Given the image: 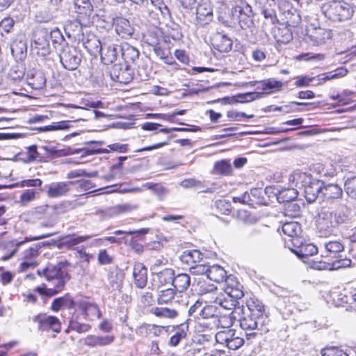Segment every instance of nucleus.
Segmentation results:
<instances>
[{
  "instance_id": "obj_1",
  "label": "nucleus",
  "mask_w": 356,
  "mask_h": 356,
  "mask_svg": "<svg viewBox=\"0 0 356 356\" xmlns=\"http://www.w3.org/2000/svg\"><path fill=\"white\" fill-rule=\"evenodd\" d=\"M242 316L239 318L240 327L243 330L252 331L246 333L248 341L254 339L259 331H263L264 326L268 323V316L263 302L251 298L246 302V307L241 309Z\"/></svg>"
},
{
  "instance_id": "obj_2",
  "label": "nucleus",
  "mask_w": 356,
  "mask_h": 356,
  "mask_svg": "<svg viewBox=\"0 0 356 356\" xmlns=\"http://www.w3.org/2000/svg\"><path fill=\"white\" fill-rule=\"evenodd\" d=\"M352 217L348 210L329 211L322 209L316 220L317 232L321 237H327L334 230L352 223Z\"/></svg>"
},
{
  "instance_id": "obj_3",
  "label": "nucleus",
  "mask_w": 356,
  "mask_h": 356,
  "mask_svg": "<svg viewBox=\"0 0 356 356\" xmlns=\"http://www.w3.org/2000/svg\"><path fill=\"white\" fill-rule=\"evenodd\" d=\"M243 285L236 278L230 275L226 280L224 293L219 294L215 299V302L222 308L229 311L241 310L238 300L244 296Z\"/></svg>"
},
{
  "instance_id": "obj_4",
  "label": "nucleus",
  "mask_w": 356,
  "mask_h": 356,
  "mask_svg": "<svg viewBox=\"0 0 356 356\" xmlns=\"http://www.w3.org/2000/svg\"><path fill=\"white\" fill-rule=\"evenodd\" d=\"M293 177L296 186L302 191L308 203H313L318 197H321L323 181L305 172H296Z\"/></svg>"
},
{
  "instance_id": "obj_5",
  "label": "nucleus",
  "mask_w": 356,
  "mask_h": 356,
  "mask_svg": "<svg viewBox=\"0 0 356 356\" xmlns=\"http://www.w3.org/2000/svg\"><path fill=\"white\" fill-rule=\"evenodd\" d=\"M321 10L326 18L334 22L349 20L355 12L350 4L341 1H325L321 4Z\"/></svg>"
},
{
  "instance_id": "obj_6",
  "label": "nucleus",
  "mask_w": 356,
  "mask_h": 356,
  "mask_svg": "<svg viewBox=\"0 0 356 356\" xmlns=\"http://www.w3.org/2000/svg\"><path fill=\"white\" fill-rule=\"evenodd\" d=\"M31 50L33 53L41 57H45L51 52L48 29L37 27L32 33Z\"/></svg>"
},
{
  "instance_id": "obj_7",
  "label": "nucleus",
  "mask_w": 356,
  "mask_h": 356,
  "mask_svg": "<svg viewBox=\"0 0 356 356\" xmlns=\"http://www.w3.org/2000/svg\"><path fill=\"white\" fill-rule=\"evenodd\" d=\"M58 52L60 62L65 69L72 71L78 68L82 59V54L79 49L67 45Z\"/></svg>"
},
{
  "instance_id": "obj_8",
  "label": "nucleus",
  "mask_w": 356,
  "mask_h": 356,
  "mask_svg": "<svg viewBox=\"0 0 356 356\" xmlns=\"http://www.w3.org/2000/svg\"><path fill=\"white\" fill-rule=\"evenodd\" d=\"M216 340L218 343L225 345L231 350H237L245 343L244 339L233 329L218 332L216 334Z\"/></svg>"
},
{
  "instance_id": "obj_9",
  "label": "nucleus",
  "mask_w": 356,
  "mask_h": 356,
  "mask_svg": "<svg viewBox=\"0 0 356 356\" xmlns=\"http://www.w3.org/2000/svg\"><path fill=\"white\" fill-rule=\"evenodd\" d=\"M337 258L336 260L332 263L325 262L322 260L311 259L308 261V266L310 268L316 270H336L341 268L350 267L352 261L348 258Z\"/></svg>"
},
{
  "instance_id": "obj_10",
  "label": "nucleus",
  "mask_w": 356,
  "mask_h": 356,
  "mask_svg": "<svg viewBox=\"0 0 356 356\" xmlns=\"http://www.w3.org/2000/svg\"><path fill=\"white\" fill-rule=\"evenodd\" d=\"M109 74L112 80L123 84L130 83L134 78L132 69L126 63L113 65Z\"/></svg>"
},
{
  "instance_id": "obj_11",
  "label": "nucleus",
  "mask_w": 356,
  "mask_h": 356,
  "mask_svg": "<svg viewBox=\"0 0 356 356\" xmlns=\"http://www.w3.org/2000/svg\"><path fill=\"white\" fill-rule=\"evenodd\" d=\"M33 321L38 324V330L41 331L52 330L59 333L61 330L60 320L54 316L39 314L33 318Z\"/></svg>"
},
{
  "instance_id": "obj_12",
  "label": "nucleus",
  "mask_w": 356,
  "mask_h": 356,
  "mask_svg": "<svg viewBox=\"0 0 356 356\" xmlns=\"http://www.w3.org/2000/svg\"><path fill=\"white\" fill-rule=\"evenodd\" d=\"M64 264L61 262L56 265L49 264L45 267L44 277L48 282H54L58 284V282L63 281V284L70 280V276L68 273L63 270Z\"/></svg>"
},
{
  "instance_id": "obj_13",
  "label": "nucleus",
  "mask_w": 356,
  "mask_h": 356,
  "mask_svg": "<svg viewBox=\"0 0 356 356\" xmlns=\"http://www.w3.org/2000/svg\"><path fill=\"white\" fill-rule=\"evenodd\" d=\"M120 48L121 45L111 43L107 39L104 38L103 47L100 53L102 61L106 65L113 63L120 53Z\"/></svg>"
},
{
  "instance_id": "obj_14",
  "label": "nucleus",
  "mask_w": 356,
  "mask_h": 356,
  "mask_svg": "<svg viewBox=\"0 0 356 356\" xmlns=\"http://www.w3.org/2000/svg\"><path fill=\"white\" fill-rule=\"evenodd\" d=\"M65 34L69 38L81 42L86 37L83 31L82 24L77 20H68L64 25Z\"/></svg>"
},
{
  "instance_id": "obj_15",
  "label": "nucleus",
  "mask_w": 356,
  "mask_h": 356,
  "mask_svg": "<svg viewBox=\"0 0 356 356\" xmlns=\"http://www.w3.org/2000/svg\"><path fill=\"white\" fill-rule=\"evenodd\" d=\"M211 42L214 49L220 52H229L232 48V40L227 35L216 32L213 34Z\"/></svg>"
},
{
  "instance_id": "obj_16",
  "label": "nucleus",
  "mask_w": 356,
  "mask_h": 356,
  "mask_svg": "<svg viewBox=\"0 0 356 356\" xmlns=\"http://www.w3.org/2000/svg\"><path fill=\"white\" fill-rule=\"evenodd\" d=\"M40 248V245L34 244L24 251L22 256L24 261L20 264L22 270H26L29 268H34L38 266V262L35 259L39 255Z\"/></svg>"
},
{
  "instance_id": "obj_17",
  "label": "nucleus",
  "mask_w": 356,
  "mask_h": 356,
  "mask_svg": "<svg viewBox=\"0 0 356 356\" xmlns=\"http://www.w3.org/2000/svg\"><path fill=\"white\" fill-rule=\"evenodd\" d=\"M26 76V81L33 90H41L46 84V79L44 74L40 70L32 69L29 70Z\"/></svg>"
},
{
  "instance_id": "obj_18",
  "label": "nucleus",
  "mask_w": 356,
  "mask_h": 356,
  "mask_svg": "<svg viewBox=\"0 0 356 356\" xmlns=\"http://www.w3.org/2000/svg\"><path fill=\"white\" fill-rule=\"evenodd\" d=\"M252 86H257V89L261 90V96L262 94L269 95L273 92L279 91L282 87V83L275 79H268L260 81L251 82Z\"/></svg>"
},
{
  "instance_id": "obj_19",
  "label": "nucleus",
  "mask_w": 356,
  "mask_h": 356,
  "mask_svg": "<svg viewBox=\"0 0 356 356\" xmlns=\"http://www.w3.org/2000/svg\"><path fill=\"white\" fill-rule=\"evenodd\" d=\"M343 196V190L341 186L337 184H327L322 187L321 197L326 201H334L341 199Z\"/></svg>"
},
{
  "instance_id": "obj_20",
  "label": "nucleus",
  "mask_w": 356,
  "mask_h": 356,
  "mask_svg": "<svg viewBox=\"0 0 356 356\" xmlns=\"http://www.w3.org/2000/svg\"><path fill=\"white\" fill-rule=\"evenodd\" d=\"M113 26L116 33L122 38L131 37L134 33V28L129 21L122 17H117L113 19Z\"/></svg>"
},
{
  "instance_id": "obj_21",
  "label": "nucleus",
  "mask_w": 356,
  "mask_h": 356,
  "mask_svg": "<svg viewBox=\"0 0 356 356\" xmlns=\"http://www.w3.org/2000/svg\"><path fill=\"white\" fill-rule=\"evenodd\" d=\"M133 277L135 285L139 289H143L147 282V268L141 262L134 263Z\"/></svg>"
},
{
  "instance_id": "obj_22",
  "label": "nucleus",
  "mask_w": 356,
  "mask_h": 356,
  "mask_svg": "<svg viewBox=\"0 0 356 356\" xmlns=\"http://www.w3.org/2000/svg\"><path fill=\"white\" fill-rule=\"evenodd\" d=\"M175 270L172 268H166L155 274H154L152 287L159 289L160 287L167 284H173Z\"/></svg>"
},
{
  "instance_id": "obj_23",
  "label": "nucleus",
  "mask_w": 356,
  "mask_h": 356,
  "mask_svg": "<svg viewBox=\"0 0 356 356\" xmlns=\"http://www.w3.org/2000/svg\"><path fill=\"white\" fill-rule=\"evenodd\" d=\"M324 249L325 257L338 258L339 254L344 250V245L339 239L326 240L321 244Z\"/></svg>"
},
{
  "instance_id": "obj_24",
  "label": "nucleus",
  "mask_w": 356,
  "mask_h": 356,
  "mask_svg": "<svg viewBox=\"0 0 356 356\" xmlns=\"http://www.w3.org/2000/svg\"><path fill=\"white\" fill-rule=\"evenodd\" d=\"M196 17L197 21L202 24H207L213 20V8L210 2H202L197 6Z\"/></svg>"
},
{
  "instance_id": "obj_25",
  "label": "nucleus",
  "mask_w": 356,
  "mask_h": 356,
  "mask_svg": "<svg viewBox=\"0 0 356 356\" xmlns=\"http://www.w3.org/2000/svg\"><path fill=\"white\" fill-rule=\"evenodd\" d=\"M73 181L54 182L47 186V193L49 197H58L65 195L70 190Z\"/></svg>"
},
{
  "instance_id": "obj_26",
  "label": "nucleus",
  "mask_w": 356,
  "mask_h": 356,
  "mask_svg": "<svg viewBox=\"0 0 356 356\" xmlns=\"http://www.w3.org/2000/svg\"><path fill=\"white\" fill-rule=\"evenodd\" d=\"M11 54L15 59L23 60L26 55L27 44L24 36L17 37L10 44Z\"/></svg>"
},
{
  "instance_id": "obj_27",
  "label": "nucleus",
  "mask_w": 356,
  "mask_h": 356,
  "mask_svg": "<svg viewBox=\"0 0 356 356\" xmlns=\"http://www.w3.org/2000/svg\"><path fill=\"white\" fill-rule=\"evenodd\" d=\"M49 38L51 40L53 47L58 51L67 47L68 43L65 40L61 31L58 27L51 30L48 29Z\"/></svg>"
},
{
  "instance_id": "obj_28",
  "label": "nucleus",
  "mask_w": 356,
  "mask_h": 356,
  "mask_svg": "<svg viewBox=\"0 0 356 356\" xmlns=\"http://www.w3.org/2000/svg\"><path fill=\"white\" fill-rule=\"evenodd\" d=\"M202 254L200 250H191L184 251L179 258L183 264H186L190 268L196 263L202 262Z\"/></svg>"
},
{
  "instance_id": "obj_29",
  "label": "nucleus",
  "mask_w": 356,
  "mask_h": 356,
  "mask_svg": "<svg viewBox=\"0 0 356 356\" xmlns=\"http://www.w3.org/2000/svg\"><path fill=\"white\" fill-rule=\"evenodd\" d=\"M82 44L90 54H100L103 47V40L101 41L95 35H91L88 38H84Z\"/></svg>"
},
{
  "instance_id": "obj_30",
  "label": "nucleus",
  "mask_w": 356,
  "mask_h": 356,
  "mask_svg": "<svg viewBox=\"0 0 356 356\" xmlns=\"http://www.w3.org/2000/svg\"><path fill=\"white\" fill-rule=\"evenodd\" d=\"M274 190L275 191L274 193L280 203L293 201L298 195V192L293 188H286L281 190L275 188Z\"/></svg>"
},
{
  "instance_id": "obj_31",
  "label": "nucleus",
  "mask_w": 356,
  "mask_h": 356,
  "mask_svg": "<svg viewBox=\"0 0 356 356\" xmlns=\"http://www.w3.org/2000/svg\"><path fill=\"white\" fill-rule=\"evenodd\" d=\"M124 280V274L119 270L110 271L108 273V289L112 291H120Z\"/></svg>"
},
{
  "instance_id": "obj_32",
  "label": "nucleus",
  "mask_w": 356,
  "mask_h": 356,
  "mask_svg": "<svg viewBox=\"0 0 356 356\" xmlns=\"http://www.w3.org/2000/svg\"><path fill=\"white\" fill-rule=\"evenodd\" d=\"M226 270L219 265L209 266L207 278L216 282H220L228 279Z\"/></svg>"
},
{
  "instance_id": "obj_33",
  "label": "nucleus",
  "mask_w": 356,
  "mask_h": 356,
  "mask_svg": "<svg viewBox=\"0 0 356 356\" xmlns=\"http://www.w3.org/2000/svg\"><path fill=\"white\" fill-rule=\"evenodd\" d=\"M237 320L236 312L232 311L228 315H218L216 317L213 321V326L216 327L229 328L232 326L234 322Z\"/></svg>"
},
{
  "instance_id": "obj_34",
  "label": "nucleus",
  "mask_w": 356,
  "mask_h": 356,
  "mask_svg": "<svg viewBox=\"0 0 356 356\" xmlns=\"http://www.w3.org/2000/svg\"><path fill=\"white\" fill-rule=\"evenodd\" d=\"M114 337L111 336L88 335L84 339V344L90 347L104 346L111 343Z\"/></svg>"
},
{
  "instance_id": "obj_35",
  "label": "nucleus",
  "mask_w": 356,
  "mask_h": 356,
  "mask_svg": "<svg viewBox=\"0 0 356 356\" xmlns=\"http://www.w3.org/2000/svg\"><path fill=\"white\" fill-rule=\"evenodd\" d=\"M292 252L299 258L303 259L316 254L318 253V248L313 243H301L299 246L293 249Z\"/></svg>"
},
{
  "instance_id": "obj_36",
  "label": "nucleus",
  "mask_w": 356,
  "mask_h": 356,
  "mask_svg": "<svg viewBox=\"0 0 356 356\" xmlns=\"http://www.w3.org/2000/svg\"><path fill=\"white\" fill-rule=\"evenodd\" d=\"M191 284V277L186 273H179L174 276V289L177 292L182 293L188 289Z\"/></svg>"
},
{
  "instance_id": "obj_37",
  "label": "nucleus",
  "mask_w": 356,
  "mask_h": 356,
  "mask_svg": "<svg viewBox=\"0 0 356 356\" xmlns=\"http://www.w3.org/2000/svg\"><path fill=\"white\" fill-rule=\"evenodd\" d=\"M120 53L126 64L129 62H134L139 57L138 50L128 43H124L121 45Z\"/></svg>"
},
{
  "instance_id": "obj_38",
  "label": "nucleus",
  "mask_w": 356,
  "mask_h": 356,
  "mask_svg": "<svg viewBox=\"0 0 356 356\" xmlns=\"http://www.w3.org/2000/svg\"><path fill=\"white\" fill-rule=\"evenodd\" d=\"M74 301L69 293L64 296L55 298L51 305V309L54 312H58L62 307L68 309L73 308Z\"/></svg>"
},
{
  "instance_id": "obj_39",
  "label": "nucleus",
  "mask_w": 356,
  "mask_h": 356,
  "mask_svg": "<svg viewBox=\"0 0 356 356\" xmlns=\"http://www.w3.org/2000/svg\"><path fill=\"white\" fill-rule=\"evenodd\" d=\"M56 234H57L56 232H46V233H43V234L38 235V236H33L31 238H27L26 237L25 241H17V240L12 241L10 242V243L13 245H15L16 248L8 255L3 256L2 257V260L6 261V260H8V259H10L15 254V252L17 251L18 247H19L20 245L24 244L25 241L40 240V239H42V238H47V237L54 236Z\"/></svg>"
},
{
  "instance_id": "obj_40",
  "label": "nucleus",
  "mask_w": 356,
  "mask_h": 356,
  "mask_svg": "<svg viewBox=\"0 0 356 356\" xmlns=\"http://www.w3.org/2000/svg\"><path fill=\"white\" fill-rule=\"evenodd\" d=\"M75 12L79 15L90 17L93 13V6L90 0H74Z\"/></svg>"
},
{
  "instance_id": "obj_41",
  "label": "nucleus",
  "mask_w": 356,
  "mask_h": 356,
  "mask_svg": "<svg viewBox=\"0 0 356 356\" xmlns=\"http://www.w3.org/2000/svg\"><path fill=\"white\" fill-rule=\"evenodd\" d=\"M138 208V206L136 204H118L113 207L109 208L106 211V216L111 218L115 216H118L122 213L131 212L134 210H136Z\"/></svg>"
},
{
  "instance_id": "obj_42",
  "label": "nucleus",
  "mask_w": 356,
  "mask_h": 356,
  "mask_svg": "<svg viewBox=\"0 0 356 356\" xmlns=\"http://www.w3.org/2000/svg\"><path fill=\"white\" fill-rule=\"evenodd\" d=\"M235 12H238L239 15V22L241 24V26L243 29V23L246 26H250L252 24V20L250 15V13H252L251 6H250L248 3L245 4V7H242L240 6H237L235 8Z\"/></svg>"
},
{
  "instance_id": "obj_43",
  "label": "nucleus",
  "mask_w": 356,
  "mask_h": 356,
  "mask_svg": "<svg viewBox=\"0 0 356 356\" xmlns=\"http://www.w3.org/2000/svg\"><path fill=\"white\" fill-rule=\"evenodd\" d=\"M151 313L158 318L168 319H175L179 315V313L176 309L163 307L152 308L151 309Z\"/></svg>"
},
{
  "instance_id": "obj_44",
  "label": "nucleus",
  "mask_w": 356,
  "mask_h": 356,
  "mask_svg": "<svg viewBox=\"0 0 356 356\" xmlns=\"http://www.w3.org/2000/svg\"><path fill=\"white\" fill-rule=\"evenodd\" d=\"M213 174L229 175L232 173V168L229 161L222 159L215 163L213 167Z\"/></svg>"
},
{
  "instance_id": "obj_45",
  "label": "nucleus",
  "mask_w": 356,
  "mask_h": 356,
  "mask_svg": "<svg viewBox=\"0 0 356 356\" xmlns=\"http://www.w3.org/2000/svg\"><path fill=\"white\" fill-rule=\"evenodd\" d=\"M176 290L175 289L168 288L161 289L158 291L157 303L159 305L168 304L174 299Z\"/></svg>"
},
{
  "instance_id": "obj_46",
  "label": "nucleus",
  "mask_w": 356,
  "mask_h": 356,
  "mask_svg": "<svg viewBox=\"0 0 356 356\" xmlns=\"http://www.w3.org/2000/svg\"><path fill=\"white\" fill-rule=\"evenodd\" d=\"M350 224L341 227V234L344 239H347L351 244L356 243V227L350 226Z\"/></svg>"
},
{
  "instance_id": "obj_47",
  "label": "nucleus",
  "mask_w": 356,
  "mask_h": 356,
  "mask_svg": "<svg viewBox=\"0 0 356 356\" xmlns=\"http://www.w3.org/2000/svg\"><path fill=\"white\" fill-rule=\"evenodd\" d=\"M218 314V309L216 306L213 305H205L202 307L201 309V314L200 319H211L212 322L215 321L216 317Z\"/></svg>"
},
{
  "instance_id": "obj_48",
  "label": "nucleus",
  "mask_w": 356,
  "mask_h": 356,
  "mask_svg": "<svg viewBox=\"0 0 356 356\" xmlns=\"http://www.w3.org/2000/svg\"><path fill=\"white\" fill-rule=\"evenodd\" d=\"M300 227L296 222H287L282 225V232L285 235L293 237L300 233Z\"/></svg>"
},
{
  "instance_id": "obj_49",
  "label": "nucleus",
  "mask_w": 356,
  "mask_h": 356,
  "mask_svg": "<svg viewBox=\"0 0 356 356\" xmlns=\"http://www.w3.org/2000/svg\"><path fill=\"white\" fill-rule=\"evenodd\" d=\"M91 238L90 235H86V236H66L63 238V244H65L68 248H72L73 246L81 243L89 238Z\"/></svg>"
},
{
  "instance_id": "obj_50",
  "label": "nucleus",
  "mask_w": 356,
  "mask_h": 356,
  "mask_svg": "<svg viewBox=\"0 0 356 356\" xmlns=\"http://www.w3.org/2000/svg\"><path fill=\"white\" fill-rule=\"evenodd\" d=\"M24 69L22 65H15L8 72V77L14 81H20L24 76Z\"/></svg>"
},
{
  "instance_id": "obj_51",
  "label": "nucleus",
  "mask_w": 356,
  "mask_h": 356,
  "mask_svg": "<svg viewBox=\"0 0 356 356\" xmlns=\"http://www.w3.org/2000/svg\"><path fill=\"white\" fill-rule=\"evenodd\" d=\"M345 191L347 195L356 199V176L348 178L345 182Z\"/></svg>"
},
{
  "instance_id": "obj_52",
  "label": "nucleus",
  "mask_w": 356,
  "mask_h": 356,
  "mask_svg": "<svg viewBox=\"0 0 356 356\" xmlns=\"http://www.w3.org/2000/svg\"><path fill=\"white\" fill-rule=\"evenodd\" d=\"M300 300V297L298 295H293L289 297H284L282 300V302L286 305L285 309L292 313L293 309L296 308V304Z\"/></svg>"
},
{
  "instance_id": "obj_53",
  "label": "nucleus",
  "mask_w": 356,
  "mask_h": 356,
  "mask_svg": "<svg viewBox=\"0 0 356 356\" xmlns=\"http://www.w3.org/2000/svg\"><path fill=\"white\" fill-rule=\"evenodd\" d=\"M90 329V325L86 323H81L76 321H70L69 327L66 330V332H68L69 330L76 331L78 333H83L88 332Z\"/></svg>"
},
{
  "instance_id": "obj_54",
  "label": "nucleus",
  "mask_w": 356,
  "mask_h": 356,
  "mask_svg": "<svg viewBox=\"0 0 356 356\" xmlns=\"http://www.w3.org/2000/svg\"><path fill=\"white\" fill-rule=\"evenodd\" d=\"M153 47L154 51L157 56H159L162 60H165L166 63L172 64V62L170 61V59H172V58L169 57L170 52L168 49L162 48L158 43L153 45Z\"/></svg>"
},
{
  "instance_id": "obj_55",
  "label": "nucleus",
  "mask_w": 356,
  "mask_h": 356,
  "mask_svg": "<svg viewBox=\"0 0 356 356\" xmlns=\"http://www.w3.org/2000/svg\"><path fill=\"white\" fill-rule=\"evenodd\" d=\"M214 207L220 214L228 215L231 211V204L225 200H216Z\"/></svg>"
},
{
  "instance_id": "obj_56",
  "label": "nucleus",
  "mask_w": 356,
  "mask_h": 356,
  "mask_svg": "<svg viewBox=\"0 0 356 356\" xmlns=\"http://www.w3.org/2000/svg\"><path fill=\"white\" fill-rule=\"evenodd\" d=\"M209 266L204 264L196 263L192 267L189 268V271L191 274L195 275H205L207 276Z\"/></svg>"
},
{
  "instance_id": "obj_57",
  "label": "nucleus",
  "mask_w": 356,
  "mask_h": 356,
  "mask_svg": "<svg viewBox=\"0 0 356 356\" xmlns=\"http://www.w3.org/2000/svg\"><path fill=\"white\" fill-rule=\"evenodd\" d=\"M70 122L68 121H60L54 122L52 124L46 126V130L47 131H54L59 130H67L70 128Z\"/></svg>"
},
{
  "instance_id": "obj_58",
  "label": "nucleus",
  "mask_w": 356,
  "mask_h": 356,
  "mask_svg": "<svg viewBox=\"0 0 356 356\" xmlns=\"http://www.w3.org/2000/svg\"><path fill=\"white\" fill-rule=\"evenodd\" d=\"M321 353L322 356H348L346 352L336 347L324 348Z\"/></svg>"
},
{
  "instance_id": "obj_59",
  "label": "nucleus",
  "mask_w": 356,
  "mask_h": 356,
  "mask_svg": "<svg viewBox=\"0 0 356 356\" xmlns=\"http://www.w3.org/2000/svg\"><path fill=\"white\" fill-rule=\"evenodd\" d=\"M202 307V303L201 302L196 301L193 305L190 307L188 311L189 316L193 317L195 319H200Z\"/></svg>"
},
{
  "instance_id": "obj_60",
  "label": "nucleus",
  "mask_w": 356,
  "mask_h": 356,
  "mask_svg": "<svg viewBox=\"0 0 356 356\" xmlns=\"http://www.w3.org/2000/svg\"><path fill=\"white\" fill-rule=\"evenodd\" d=\"M297 60H321L324 59V56L323 54H314L312 53H306L298 55L296 57Z\"/></svg>"
},
{
  "instance_id": "obj_61",
  "label": "nucleus",
  "mask_w": 356,
  "mask_h": 356,
  "mask_svg": "<svg viewBox=\"0 0 356 356\" xmlns=\"http://www.w3.org/2000/svg\"><path fill=\"white\" fill-rule=\"evenodd\" d=\"M42 181L40 179H24L17 183V185L20 187H39Z\"/></svg>"
},
{
  "instance_id": "obj_62",
  "label": "nucleus",
  "mask_w": 356,
  "mask_h": 356,
  "mask_svg": "<svg viewBox=\"0 0 356 356\" xmlns=\"http://www.w3.org/2000/svg\"><path fill=\"white\" fill-rule=\"evenodd\" d=\"M65 285V284H63V281L58 282V284L54 283V288H51V289L46 288L45 296L47 297H51V296L56 295L57 293L60 292L64 289Z\"/></svg>"
},
{
  "instance_id": "obj_63",
  "label": "nucleus",
  "mask_w": 356,
  "mask_h": 356,
  "mask_svg": "<svg viewBox=\"0 0 356 356\" xmlns=\"http://www.w3.org/2000/svg\"><path fill=\"white\" fill-rule=\"evenodd\" d=\"M97 258L101 265L110 264L113 261L112 257L107 253L106 250H101L98 253Z\"/></svg>"
},
{
  "instance_id": "obj_64",
  "label": "nucleus",
  "mask_w": 356,
  "mask_h": 356,
  "mask_svg": "<svg viewBox=\"0 0 356 356\" xmlns=\"http://www.w3.org/2000/svg\"><path fill=\"white\" fill-rule=\"evenodd\" d=\"M35 192L34 190L28 189L24 191L20 195V202L22 204H26L31 202L35 197Z\"/></svg>"
}]
</instances>
